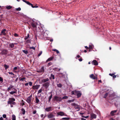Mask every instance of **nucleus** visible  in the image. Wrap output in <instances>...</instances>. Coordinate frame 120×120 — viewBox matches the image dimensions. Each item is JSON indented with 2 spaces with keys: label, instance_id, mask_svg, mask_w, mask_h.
<instances>
[{
  "label": "nucleus",
  "instance_id": "nucleus-64",
  "mask_svg": "<svg viewBox=\"0 0 120 120\" xmlns=\"http://www.w3.org/2000/svg\"><path fill=\"white\" fill-rule=\"evenodd\" d=\"M81 120H86V119L83 118H81Z\"/></svg>",
  "mask_w": 120,
  "mask_h": 120
},
{
  "label": "nucleus",
  "instance_id": "nucleus-8",
  "mask_svg": "<svg viewBox=\"0 0 120 120\" xmlns=\"http://www.w3.org/2000/svg\"><path fill=\"white\" fill-rule=\"evenodd\" d=\"M32 96L30 95L27 98L26 101L29 104L31 103V98Z\"/></svg>",
  "mask_w": 120,
  "mask_h": 120
},
{
  "label": "nucleus",
  "instance_id": "nucleus-9",
  "mask_svg": "<svg viewBox=\"0 0 120 120\" xmlns=\"http://www.w3.org/2000/svg\"><path fill=\"white\" fill-rule=\"evenodd\" d=\"M90 77L93 79H96L97 80L98 79L97 77L94 76L93 74H91L90 75Z\"/></svg>",
  "mask_w": 120,
  "mask_h": 120
},
{
  "label": "nucleus",
  "instance_id": "nucleus-49",
  "mask_svg": "<svg viewBox=\"0 0 120 120\" xmlns=\"http://www.w3.org/2000/svg\"><path fill=\"white\" fill-rule=\"evenodd\" d=\"M30 49H33L34 50H35V47H34L33 46L30 47Z\"/></svg>",
  "mask_w": 120,
  "mask_h": 120
},
{
  "label": "nucleus",
  "instance_id": "nucleus-23",
  "mask_svg": "<svg viewBox=\"0 0 120 120\" xmlns=\"http://www.w3.org/2000/svg\"><path fill=\"white\" fill-rule=\"evenodd\" d=\"M55 77L54 75L52 74H51L50 75V77L49 78L50 79H55Z\"/></svg>",
  "mask_w": 120,
  "mask_h": 120
},
{
  "label": "nucleus",
  "instance_id": "nucleus-20",
  "mask_svg": "<svg viewBox=\"0 0 120 120\" xmlns=\"http://www.w3.org/2000/svg\"><path fill=\"white\" fill-rule=\"evenodd\" d=\"M31 24L32 26L34 28H35L36 27L35 22L34 21H33L32 22H31Z\"/></svg>",
  "mask_w": 120,
  "mask_h": 120
},
{
  "label": "nucleus",
  "instance_id": "nucleus-31",
  "mask_svg": "<svg viewBox=\"0 0 120 120\" xmlns=\"http://www.w3.org/2000/svg\"><path fill=\"white\" fill-rule=\"evenodd\" d=\"M4 67L5 68V69L6 70L7 68H9V66L7 65L6 64H5L4 65Z\"/></svg>",
  "mask_w": 120,
  "mask_h": 120
},
{
  "label": "nucleus",
  "instance_id": "nucleus-47",
  "mask_svg": "<svg viewBox=\"0 0 120 120\" xmlns=\"http://www.w3.org/2000/svg\"><path fill=\"white\" fill-rule=\"evenodd\" d=\"M42 91V89H41L38 90V94L40 93Z\"/></svg>",
  "mask_w": 120,
  "mask_h": 120
},
{
  "label": "nucleus",
  "instance_id": "nucleus-4",
  "mask_svg": "<svg viewBox=\"0 0 120 120\" xmlns=\"http://www.w3.org/2000/svg\"><path fill=\"white\" fill-rule=\"evenodd\" d=\"M50 85V82H48L44 83L43 86L46 89H47Z\"/></svg>",
  "mask_w": 120,
  "mask_h": 120
},
{
  "label": "nucleus",
  "instance_id": "nucleus-51",
  "mask_svg": "<svg viewBox=\"0 0 120 120\" xmlns=\"http://www.w3.org/2000/svg\"><path fill=\"white\" fill-rule=\"evenodd\" d=\"M42 51H41L38 54V56H40L41 54H42Z\"/></svg>",
  "mask_w": 120,
  "mask_h": 120
},
{
  "label": "nucleus",
  "instance_id": "nucleus-2",
  "mask_svg": "<svg viewBox=\"0 0 120 120\" xmlns=\"http://www.w3.org/2000/svg\"><path fill=\"white\" fill-rule=\"evenodd\" d=\"M71 105L72 106H74V108L75 109H78L77 111H79L80 109V106L78 104L75 103H72L71 104Z\"/></svg>",
  "mask_w": 120,
  "mask_h": 120
},
{
  "label": "nucleus",
  "instance_id": "nucleus-26",
  "mask_svg": "<svg viewBox=\"0 0 120 120\" xmlns=\"http://www.w3.org/2000/svg\"><path fill=\"white\" fill-rule=\"evenodd\" d=\"M50 93L51 94L49 98L48 102H49L50 101L52 96V92H51Z\"/></svg>",
  "mask_w": 120,
  "mask_h": 120
},
{
  "label": "nucleus",
  "instance_id": "nucleus-21",
  "mask_svg": "<svg viewBox=\"0 0 120 120\" xmlns=\"http://www.w3.org/2000/svg\"><path fill=\"white\" fill-rule=\"evenodd\" d=\"M35 100L36 101V102H35V103L37 104H38L39 102L40 101L37 96H36L35 97Z\"/></svg>",
  "mask_w": 120,
  "mask_h": 120
},
{
  "label": "nucleus",
  "instance_id": "nucleus-55",
  "mask_svg": "<svg viewBox=\"0 0 120 120\" xmlns=\"http://www.w3.org/2000/svg\"><path fill=\"white\" fill-rule=\"evenodd\" d=\"M36 112V110H35V111H34L33 112V113L34 114H35Z\"/></svg>",
  "mask_w": 120,
  "mask_h": 120
},
{
  "label": "nucleus",
  "instance_id": "nucleus-44",
  "mask_svg": "<svg viewBox=\"0 0 120 120\" xmlns=\"http://www.w3.org/2000/svg\"><path fill=\"white\" fill-rule=\"evenodd\" d=\"M108 95V93H106L104 96V98H106Z\"/></svg>",
  "mask_w": 120,
  "mask_h": 120
},
{
  "label": "nucleus",
  "instance_id": "nucleus-7",
  "mask_svg": "<svg viewBox=\"0 0 120 120\" xmlns=\"http://www.w3.org/2000/svg\"><path fill=\"white\" fill-rule=\"evenodd\" d=\"M8 51L6 49H4L2 50L0 54H2V55H6L7 54Z\"/></svg>",
  "mask_w": 120,
  "mask_h": 120
},
{
  "label": "nucleus",
  "instance_id": "nucleus-63",
  "mask_svg": "<svg viewBox=\"0 0 120 120\" xmlns=\"http://www.w3.org/2000/svg\"><path fill=\"white\" fill-rule=\"evenodd\" d=\"M55 120V118H52L49 120Z\"/></svg>",
  "mask_w": 120,
  "mask_h": 120
},
{
  "label": "nucleus",
  "instance_id": "nucleus-43",
  "mask_svg": "<svg viewBox=\"0 0 120 120\" xmlns=\"http://www.w3.org/2000/svg\"><path fill=\"white\" fill-rule=\"evenodd\" d=\"M16 92L15 91H12L10 92V94H14Z\"/></svg>",
  "mask_w": 120,
  "mask_h": 120
},
{
  "label": "nucleus",
  "instance_id": "nucleus-34",
  "mask_svg": "<svg viewBox=\"0 0 120 120\" xmlns=\"http://www.w3.org/2000/svg\"><path fill=\"white\" fill-rule=\"evenodd\" d=\"M23 1L25 2L27 4H28L29 5L30 3L29 1H27L25 0H23Z\"/></svg>",
  "mask_w": 120,
  "mask_h": 120
},
{
  "label": "nucleus",
  "instance_id": "nucleus-19",
  "mask_svg": "<svg viewBox=\"0 0 120 120\" xmlns=\"http://www.w3.org/2000/svg\"><path fill=\"white\" fill-rule=\"evenodd\" d=\"M39 72L43 73L44 72V68L43 66L41 67L39 69Z\"/></svg>",
  "mask_w": 120,
  "mask_h": 120
},
{
  "label": "nucleus",
  "instance_id": "nucleus-12",
  "mask_svg": "<svg viewBox=\"0 0 120 120\" xmlns=\"http://www.w3.org/2000/svg\"><path fill=\"white\" fill-rule=\"evenodd\" d=\"M90 116L91 118L92 119H95L96 118V115L93 113H92L90 114Z\"/></svg>",
  "mask_w": 120,
  "mask_h": 120
},
{
  "label": "nucleus",
  "instance_id": "nucleus-30",
  "mask_svg": "<svg viewBox=\"0 0 120 120\" xmlns=\"http://www.w3.org/2000/svg\"><path fill=\"white\" fill-rule=\"evenodd\" d=\"M75 99H73L72 100H68L67 101V102L68 103H71L75 101Z\"/></svg>",
  "mask_w": 120,
  "mask_h": 120
},
{
  "label": "nucleus",
  "instance_id": "nucleus-39",
  "mask_svg": "<svg viewBox=\"0 0 120 120\" xmlns=\"http://www.w3.org/2000/svg\"><path fill=\"white\" fill-rule=\"evenodd\" d=\"M68 97L67 96H64V97H62V99H66L68 98Z\"/></svg>",
  "mask_w": 120,
  "mask_h": 120
},
{
  "label": "nucleus",
  "instance_id": "nucleus-5",
  "mask_svg": "<svg viewBox=\"0 0 120 120\" xmlns=\"http://www.w3.org/2000/svg\"><path fill=\"white\" fill-rule=\"evenodd\" d=\"M7 31H7V30L5 29H2L0 35L5 36L6 35V32Z\"/></svg>",
  "mask_w": 120,
  "mask_h": 120
},
{
  "label": "nucleus",
  "instance_id": "nucleus-62",
  "mask_svg": "<svg viewBox=\"0 0 120 120\" xmlns=\"http://www.w3.org/2000/svg\"><path fill=\"white\" fill-rule=\"evenodd\" d=\"M3 118L2 117H1L0 118V120H3Z\"/></svg>",
  "mask_w": 120,
  "mask_h": 120
},
{
  "label": "nucleus",
  "instance_id": "nucleus-48",
  "mask_svg": "<svg viewBox=\"0 0 120 120\" xmlns=\"http://www.w3.org/2000/svg\"><path fill=\"white\" fill-rule=\"evenodd\" d=\"M0 81L2 82H3V79L1 77H0Z\"/></svg>",
  "mask_w": 120,
  "mask_h": 120
},
{
  "label": "nucleus",
  "instance_id": "nucleus-42",
  "mask_svg": "<svg viewBox=\"0 0 120 120\" xmlns=\"http://www.w3.org/2000/svg\"><path fill=\"white\" fill-rule=\"evenodd\" d=\"M15 10L17 11H20L21 10V8H18L15 9Z\"/></svg>",
  "mask_w": 120,
  "mask_h": 120
},
{
  "label": "nucleus",
  "instance_id": "nucleus-22",
  "mask_svg": "<svg viewBox=\"0 0 120 120\" xmlns=\"http://www.w3.org/2000/svg\"><path fill=\"white\" fill-rule=\"evenodd\" d=\"M81 93L80 91H79L76 95L77 96V98H79L81 96Z\"/></svg>",
  "mask_w": 120,
  "mask_h": 120
},
{
  "label": "nucleus",
  "instance_id": "nucleus-27",
  "mask_svg": "<svg viewBox=\"0 0 120 120\" xmlns=\"http://www.w3.org/2000/svg\"><path fill=\"white\" fill-rule=\"evenodd\" d=\"M14 87V86H13L11 85L8 88L7 90L8 91L11 90V89L13 88Z\"/></svg>",
  "mask_w": 120,
  "mask_h": 120
},
{
  "label": "nucleus",
  "instance_id": "nucleus-46",
  "mask_svg": "<svg viewBox=\"0 0 120 120\" xmlns=\"http://www.w3.org/2000/svg\"><path fill=\"white\" fill-rule=\"evenodd\" d=\"M29 5L30 6H31V7L32 8H35V7H34V6H33V4L30 3Z\"/></svg>",
  "mask_w": 120,
  "mask_h": 120
},
{
  "label": "nucleus",
  "instance_id": "nucleus-56",
  "mask_svg": "<svg viewBox=\"0 0 120 120\" xmlns=\"http://www.w3.org/2000/svg\"><path fill=\"white\" fill-rule=\"evenodd\" d=\"M80 55H78L77 56H76V59H77V58H79L80 57Z\"/></svg>",
  "mask_w": 120,
  "mask_h": 120
},
{
  "label": "nucleus",
  "instance_id": "nucleus-15",
  "mask_svg": "<svg viewBox=\"0 0 120 120\" xmlns=\"http://www.w3.org/2000/svg\"><path fill=\"white\" fill-rule=\"evenodd\" d=\"M40 86V85H38L35 86H32V88L33 89L37 90Z\"/></svg>",
  "mask_w": 120,
  "mask_h": 120
},
{
  "label": "nucleus",
  "instance_id": "nucleus-40",
  "mask_svg": "<svg viewBox=\"0 0 120 120\" xmlns=\"http://www.w3.org/2000/svg\"><path fill=\"white\" fill-rule=\"evenodd\" d=\"M23 52L26 54L28 53V51L27 50H23Z\"/></svg>",
  "mask_w": 120,
  "mask_h": 120
},
{
  "label": "nucleus",
  "instance_id": "nucleus-59",
  "mask_svg": "<svg viewBox=\"0 0 120 120\" xmlns=\"http://www.w3.org/2000/svg\"><path fill=\"white\" fill-rule=\"evenodd\" d=\"M17 69V67H15L14 68V69L15 70H16Z\"/></svg>",
  "mask_w": 120,
  "mask_h": 120
},
{
  "label": "nucleus",
  "instance_id": "nucleus-61",
  "mask_svg": "<svg viewBox=\"0 0 120 120\" xmlns=\"http://www.w3.org/2000/svg\"><path fill=\"white\" fill-rule=\"evenodd\" d=\"M79 60L80 61H82V58H80V59H79Z\"/></svg>",
  "mask_w": 120,
  "mask_h": 120
},
{
  "label": "nucleus",
  "instance_id": "nucleus-60",
  "mask_svg": "<svg viewBox=\"0 0 120 120\" xmlns=\"http://www.w3.org/2000/svg\"><path fill=\"white\" fill-rule=\"evenodd\" d=\"M28 83H26L25 84V86H27L28 85Z\"/></svg>",
  "mask_w": 120,
  "mask_h": 120
},
{
  "label": "nucleus",
  "instance_id": "nucleus-14",
  "mask_svg": "<svg viewBox=\"0 0 120 120\" xmlns=\"http://www.w3.org/2000/svg\"><path fill=\"white\" fill-rule=\"evenodd\" d=\"M28 19V18L27 16L26 15H23V20L25 21H26Z\"/></svg>",
  "mask_w": 120,
  "mask_h": 120
},
{
  "label": "nucleus",
  "instance_id": "nucleus-25",
  "mask_svg": "<svg viewBox=\"0 0 120 120\" xmlns=\"http://www.w3.org/2000/svg\"><path fill=\"white\" fill-rule=\"evenodd\" d=\"M117 111V110L112 111L110 112V114L112 116L114 115V113H116Z\"/></svg>",
  "mask_w": 120,
  "mask_h": 120
},
{
  "label": "nucleus",
  "instance_id": "nucleus-16",
  "mask_svg": "<svg viewBox=\"0 0 120 120\" xmlns=\"http://www.w3.org/2000/svg\"><path fill=\"white\" fill-rule=\"evenodd\" d=\"M93 64L95 65H98V63L97 61L95 60H94L92 62Z\"/></svg>",
  "mask_w": 120,
  "mask_h": 120
},
{
  "label": "nucleus",
  "instance_id": "nucleus-6",
  "mask_svg": "<svg viewBox=\"0 0 120 120\" xmlns=\"http://www.w3.org/2000/svg\"><path fill=\"white\" fill-rule=\"evenodd\" d=\"M55 116V115L53 114L51 112L48 114L47 116L48 118L49 119H50L53 118Z\"/></svg>",
  "mask_w": 120,
  "mask_h": 120
},
{
  "label": "nucleus",
  "instance_id": "nucleus-54",
  "mask_svg": "<svg viewBox=\"0 0 120 120\" xmlns=\"http://www.w3.org/2000/svg\"><path fill=\"white\" fill-rule=\"evenodd\" d=\"M14 35L16 37H17L18 36V35L16 33H15L14 34Z\"/></svg>",
  "mask_w": 120,
  "mask_h": 120
},
{
  "label": "nucleus",
  "instance_id": "nucleus-29",
  "mask_svg": "<svg viewBox=\"0 0 120 120\" xmlns=\"http://www.w3.org/2000/svg\"><path fill=\"white\" fill-rule=\"evenodd\" d=\"M6 8L7 9H10L12 8V7L9 5L8 6H6Z\"/></svg>",
  "mask_w": 120,
  "mask_h": 120
},
{
  "label": "nucleus",
  "instance_id": "nucleus-52",
  "mask_svg": "<svg viewBox=\"0 0 120 120\" xmlns=\"http://www.w3.org/2000/svg\"><path fill=\"white\" fill-rule=\"evenodd\" d=\"M29 85L30 86H32V82H29Z\"/></svg>",
  "mask_w": 120,
  "mask_h": 120
},
{
  "label": "nucleus",
  "instance_id": "nucleus-17",
  "mask_svg": "<svg viewBox=\"0 0 120 120\" xmlns=\"http://www.w3.org/2000/svg\"><path fill=\"white\" fill-rule=\"evenodd\" d=\"M49 79L48 78H47L46 79H43L41 80V82L43 83H45L48 82Z\"/></svg>",
  "mask_w": 120,
  "mask_h": 120
},
{
  "label": "nucleus",
  "instance_id": "nucleus-41",
  "mask_svg": "<svg viewBox=\"0 0 120 120\" xmlns=\"http://www.w3.org/2000/svg\"><path fill=\"white\" fill-rule=\"evenodd\" d=\"M115 74V73H113L112 74H111V73H109V75L113 77V75H114Z\"/></svg>",
  "mask_w": 120,
  "mask_h": 120
},
{
  "label": "nucleus",
  "instance_id": "nucleus-33",
  "mask_svg": "<svg viewBox=\"0 0 120 120\" xmlns=\"http://www.w3.org/2000/svg\"><path fill=\"white\" fill-rule=\"evenodd\" d=\"M70 118L69 117H64L62 119L65 120H69L70 119Z\"/></svg>",
  "mask_w": 120,
  "mask_h": 120
},
{
  "label": "nucleus",
  "instance_id": "nucleus-50",
  "mask_svg": "<svg viewBox=\"0 0 120 120\" xmlns=\"http://www.w3.org/2000/svg\"><path fill=\"white\" fill-rule=\"evenodd\" d=\"M3 117L4 118H6V114H3Z\"/></svg>",
  "mask_w": 120,
  "mask_h": 120
},
{
  "label": "nucleus",
  "instance_id": "nucleus-57",
  "mask_svg": "<svg viewBox=\"0 0 120 120\" xmlns=\"http://www.w3.org/2000/svg\"><path fill=\"white\" fill-rule=\"evenodd\" d=\"M116 77V75H113V76L112 77L114 79Z\"/></svg>",
  "mask_w": 120,
  "mask_h": 120
},
{
  "label": "nucleus",
  "instance_id": "nucleus-18",
  "mask_svg": "<svg viewBox=\"0 0 120 120\" xmlns=\"http://www.w3.org/2000/svg\"><path fill=\"white\" fill-rule=\"evenodd\" d=\"M57 114L58 115L61 116L64 115V113L63 112H60L57 113Z\"/></svg>",
  "mask_w": 120,
  "mask_h": 120
},
{
  "label": "nucleus",
  "instance_id": "nucleus-13",
  "mask_svg": "<svg viewBox=\"0 0 120 120\" xmlns=\"http://www.w3.org/2000/svg\"><path fill=\"white\" fill-rule=\"evenodd\" d=\"M79 91H77L76 90L73 91L71 92V94L72 95L74 94L75 95H77V94Z\"/></svg>",
  "mask_w": 120,
  "mask_h": 120
},
{
  "label": "nucleus",
  "instance_id": "nucleus-24",
  "mask_svg": "<svg viewBox=\"0 0 120 120\" xmlns=\"http://www.w3.org/2000/svg\"><path fill=\"white\" fill-rule=\"evenodd\" d=\"M16 44V43H10L9 44V46L11 48H14V44Z\"/></svg>",
  "mask_w": 120,
  "mask_h": 120
},
{
  "label": "nucleus",
  "instance_id": "nucleus-37",
  "mask_svg": "<svg viewBox=\"0 0 120 120\" xmlns=\"http://www.w3.org/2000/svg\"><path fill=\"white\" fill-rule=\"evenodd\" d=\"M12 120H15V116L14 115H12Z\"/></svg>",
  "mask_w": 120,
  "mask_h": 120
},
{
  "label": "nucleus",
  "instance_id": "nucleus-58",
  "mask_svg": "<svg viewBox=\"0 0 120 120\" xmlns=\"http://www.w3.org/2000/svg\"><path fill=\"white\" fill-rule=\"evenodd\" d=\"M52 64V63L51 62H50L48 63V65L49 66L50 65H51Z\"/></svg>",
  "mask_w": 120,
  "mask_h": 120
},
{
  "label": "nucleus",
  "instance_id": "nucleus-36",
  "mask_svg": "<svg viewBox=\"0 0 120 120\" xmlns=\"http://www.w3.org/2000/svg\"><path fill=\"white\" fill-rule=\"evenodd\" d=\"M93 45H89V48L90 49H92L93 48Z\"/></svg>",
  "mask_w": 120,
  "mask_h": 120
},
{
  "label": "nucleus",
  "instance_id": "nucleus-45",
  "mask_svg": "<svg viewBox=\"0 0 120 120\" xmlns=\"http://www.w3.org/2000/svg\"><path fill=\"white\" fill-rule=\"evenodd\" d=\"M26 42L27 43H30V40L28 39L26 41Z\"/></svg>",
  "mask_w": 120,
  "mask_h": 120
},
{
  "label": "nucleus",
  "instance_id": "nucleus-1",
  "mask_svg": "<svg viewBox=\"0 0 120 120\" xmlns=\"http://www.w3.org/2000/svg\"><path fill=\"white\" fill-rule=\"evenodd\" d=\"M53 100L54 101L60 102L62 100V98L61 97L55 96Z\"/></svg>",
  "mask_w": 120,
  "mask_h": 120
},
{
  "label": "nucleus",
  "instance_id": "nucleus-10",
  "mask_svg": "<svg viewBox=\"0 0 120 120\" xmlns=\"http://www.w3.org/2000/svg\"><path fill=\"white\" fill-rule=\"evenodd\" d=\"M52 110V108L51 107H47L45 109V111L47 112H49Z\"/></svg>",
  "mask_w": 120,
  "mask_h": 120
},
{
  "label": "nucleus",
  "instance_id": "nucleus-3",
  "mask_svg": "<svg viewBox=\"0 0 120 120\" xmlns=\"http://www.w3.org/2000/svg\"><path fill=\"white\" fill-rule=\"evenodd\" d=\"M15 101V99L13 98H11L10 100L8 102V103L10 104H13L15 105V102L13 101Z\"/></svg>",
  "mask_w": 120,
  "mask_h": 120
},
{
  "label": "nucleus",
  "instance_id": "nucleus-38",
  "mask_svg": "<svg viewBox=\"0 0 120 120\" xmlns=\"http://www.w3.org/2000/svg\"><path fill=\"white\" fill-rule=\"evenodd\" d=\"M29 34H28L27 35V36H26L24 38V39L25 40H26L29 37Z\"/></svg>",
  "mask_w": 120,
  "mask_h": 120
},
{
  "label": "nucleus",
  "instance_id": "nucleus-11",
  "mask_svg": "<svg viewBox=\"0 0 120 120\" xmlns=\"http://www.w3.org/2000/svg\"><path fill=\"white\" fill-rule=\"evenodd\" d=\"M45 33H43V34L41 33L40 35L38 36V37L40 39H43L44 38V34Z\"/></svg>",
  "mask_w": 120,
  "mask_h": 120
},
{
  "label": "nucleus",
  "instance_id": "nucleus-35",
  "mask_svg": "<svg viewBox=\"0 0 120 120\" xmlns=\"http://www.w3.org/2000/svg\"><path fill=\"white\" fill-rule=\"evenodd\" d=\"M52 50L53 51L56 52L57 53V54L59 53V51L58 50H57V49H53Z\"/></svg>",
  "mask_w": 120,
  "mask_h": 120
},
{
  "label": "nucleus",
  "instance_id": "nucleus-32",
  "mask_svg": "<svg viewBox=\"0 0 120 120\" xmlns=\"http://www.w3.org/2000/svg\"><path fill=\"white\" fill-rule=\"evenodd\" d=\"M57 86L58 87L61 88L62 86V85L60 83L59 84H57Z\"/></svg>",
  "mask_w": 120,
  "mask_h": 120
},
{
  "label": "nucleus",
  "instance_id": "nucleus-28",
  "mask_svg": "<svg viewBox=\"0 0 120 120\" xmlns=\"http://www.w3.org/2000/svg\"><path fill=\"white\" fill-rule=\"evenodd\" d=\"M53 59V57H51L49 58L46 61L47 62H48L52 60Z\"/></svg>",
  "mask_w": 120,
  "mask_h": 120
},
{
  "label": "nucleus",
  "instance_id": "nucleus-53",
  "mask_svg": "<svg viewBox=\"0 0 120 120\" xmlns=\"http://www.w3.org/2000/svg\"><path fill=\"white\" fill-rule=\"evenodd\" d=\"M25 110L23 109V114H24L25 113Z\"/></svg>",
  "mask_w": 120,
  "mask_h": 120
}]
</instances>
